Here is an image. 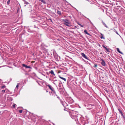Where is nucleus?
Returning a JSON list of instances; mask_svg holds the SVG:
<instances>
[{"label": "nucleus", "instance_id": "10", "mask_svg": "<svg viewBox=\"0 0 125 125\" xmlns=\"http://www.w3.org/2000/svg\"><path fill=\"white\" fill-rule=\"evenodd\" d=\"M9 91L7 89H6L5 90H2L1 92L3 93H8Z\"/></svg>", "mask_w": 125, "mask_h": 125}, {"label": "nucleus", "instance_id": "4", "mask_svg": "<svg viewBox=\"0 0 125 125\" xmlns=\"http://www.w3.org/2000/svg\"><path fill=\"white\" fill-rule=\"evenodd\" d=\"M101 64L102 65L104 66L106 65V63L105 62L104 60L103 59H102L101 60Z\"/></svg>", "mask_w": 125, "mask_h": 125}, {"label": "nucleus", "instance_id": "2", "mask_svg": "<svg viewBox=\"0 0 125 125\" xmlns=\"http://www.w3.org/2000/svg\"><path fill=\"white\" fill-rule=\"evenodd\" d=\"M52 81H53V83L55 85H57L58 84H60V81L57 80L56 78H54L53 79Z\"/></svg>", "mask_w": 125, "mask_h": 125}, {"label": "nucleus", "instance_id": "33", "mask_svg": "<svg viewBox=\"0 0 125 125\" xmlns=\"http://www.w3.org/2000/svg\"><path fill=\"white\" fill-rule=\"evenodd\" d=\"M99 46L100 47L101 46L99 44Z\"/></svg>", "mask_w": 125, "mask_h": 125}, {"label": "nucleus", "instance_id": "32", "mask_svg": "<svg viewBox=\"0 0 125 125\" xmlns=\"http://www.w3.org/2000/svg\"><path fill=\"white\" fill-rule=\"evenodd\" d=\"M22 0L24 2H25V0Z\"/></svg>", "mask_w": 125, "mask_h": 125}, {"label": "nucleus", "instance_id": "8", "mask_svg": "<svg viewBox=\"0 0 125 125\" xmlns=\"http://www.w3.org/2000/svg\"><path fill=\"white\" fill-rule=\"evenodd\" d=\"M61 103L64 107H65L68 105V104H67L65 102H61Z\"/></svg>", "mask_w": 125, "mask_h": 125}, {"label": "nucleus", "instance_id": "14", "mask_svg": "<svg viewBox=\"0 0 125 125\" xmlns=\"http://www.w3.org/2000/svg\"><path fill=\"white\" fill-rule=\"evenodd\" d=\"M102 23L106 27V28H108V27L106 25L105 23L103 22V21H102Z\"/></svg>", "mask_w": 125, "mask_h": 125}, {"label": "nucleus", "instance_id": "37", "mask_svg": "<svg viewBox=\"0 0 125 125\" xmlns=\"http://www.w3.org/2000/svg\"><path fill=\"white\" fill-rule=\"evenodd\" d=\"M46 92H48V91L47 90L46 91Z\"/></svg>", "mask_w": 125, "mask_h": 125}, {"label": "nucleus", "instance_id": "9", "mask_svg": "<svg viewBox=\"0 0 125 125\" xmlns=\"http://www.w3.org/2000/svg\"><path fill=\"white\" fill-rule=\"evenodd\" d=\"M93 105H92V104H90L89 105H88V108H87L89 110H90L91 109H92L93 108Z\"/></svg>", "mask_w": 125, "mask_h": 125}, {"label": "nucleus", "instance_id": "1", "mask_svg": "<svg viewBox=\"0 0 125 125\" xmlns=\"http://www.w3.org/2000/svg\"><path fill=\"white\" fill-rule=\"evenodd\" d=\"M62 21H63L64 22V24L65 25L69 27L71 26V25L70 24V22L68 20L66 19H63L62 20Z\"/></svg>", "mask_w": 125, "mask_h": 125}, {"label": "nucleus", "instance_id": "25", "mask_svg": "<svg viewBox=\"0 0 125 125\" xmlns=\"http://www.w3.org/2000/svg\"><path fill=\"white\" fill-rule=\"evenodd\" d=\"M22 110H20L19 111V112L20 113H22Z\"/></svg>", "mask_w": 125, "mask_h": 125}, {"label": "nucleus", "instance_id": "29", "mask_svg": "<svg viewBox=\"0 0 125 125\" xmlns=\"http://www.w3.org/2000/svg\"><path fill=\"white\" fill-rule=\"evenodd\" d=\"M115 32L118 35H119L120 36V35L118 33V32H117V31H115Z\"/></svg>", "mask_w": 125, "mask_h": 125}, {"label": "nucleus", "instance_id": "24", "mask_svg": "<svg viewBox=\"0 0 125 125\" xmlns=\"http://www.w3.org/2000/svg\"><path fill=\"white\" fill-rule=\"evenodd\" d=\"M10 0H8V1L7 2V4H9V3H10Z\"/></svg>", "mask_w": 125, "mask_h": 125}, {"label": "nucleus", "instance_id": "7", "mask_svg": "<svg viewBox=\"0 0 125 125\" xmlns=\"http://www.w3.org/2000/svg\"><path fill=\"white\" fill-rule=\"evenodd\" d=\"M103 48H104L105 50L106 51L108 52H110V51L109 50V49L107 48L106 47H105L103 45Z\"/></svg>", "mask_w": 125, "mask_h": 125}, {"label": "nucleus", "instance_id": "21", "mask_svg": "<svg viewBox=\"0 0 125 125\" xmlns=\"http://www.w3.org/2000/svg\"><path fill=\"white\" fill-rule=\"evenodd\" d=\"M16 105L15 104H13V108H15L16 106Z\"/></svg>", "mask_w": 125, "mask_h": 125}, {"label": "nucleus", "instance_id": "27", "mask_svg": "<svg viewBox=\"0 0 125 125\" xmlns=\"http://www.w3.org/2000/svg\"><path fill=\"white\" fill-rule=\"evenodd\" d=\"M79 25H80V26L82 27H83V25H82L81 24H78Z\"/></svg>", "mask_w": 125, "mask_h": 125}, {"label": "nucleus", "instance_id": "18", "mask_svg": "<svg viewBox=\"0 0 125 125\" xmlns=\"http://www.w3.org/2000/svg\"><path fill=\"white\" fill-rule=\"evenodd\" d=\"M101 34L102 35V36L100 37L102 39H105V38L104 37H103V34L102 33H101Z\"/></svg>", "mask_w": 125, "mask_h": 125}, {"label": "nucleus", "instance_id": "5", "mask_svg": "<svg viewBox=\"0 0 125 125\" xmlns=\"http://www.w3.org/2000/svg\"><path fill=\"white\" fill-rule=\"evenodd\" d=\"M22 65L23 67H25L26 68H31V67L30 66L26 65L24 64H22Z\"/></svg>", "mask_w": 125, "mask_h": 125}, {"label": "nucleus", "instance_id": "30", "mask_svg": "<svg viewBox=\"0 0 125 125\" xmlns=\"http://www.w3.org/2000/svg\"><path fill=\"white\" fill-rule=\"evenodd\" d=\"M57 98H58V99H60V97L59 96H57Z\"/></svg>", "mask_w": 125, "mask_h": 125}, {"label": "nucleus", "instance_id": "15", "mask_svg": "<svg viewBox=\"0 0 125 125\" xmlns=\"http://www.w3.org/2000/svg\"><path fill=\"white\" fill-rule=\"evenodd\" d=\"M59 77L61 79H62V80H64L65 81H66V79L65 78L63 77H61L60 76H59Z\"/></svg>", "mask_w": 125, "mask_h": 125}, {"label": "nucleus", "instance_id": "22", "mask_svg": "<svg viewBox=\"0 0 125 125\" xmlns=\"http://www.w3.org/2000/svg\"><path fill=\"white\" fill-rule=\"evenodd\" d=\"M6 87V86L5 85H2L1 86V88H5Z\"/></svg>", "mask_w": 125, "mask_h": 125}, {"label": "nucleus", "instance_id": "34", "mask_svg": "<svg viewBox=\"0 0 125 125\" xmlns=\"http://www.w3.org/2000/svg\"><path fill=\"white\" fill-rule=\"evenodd\" d=\"M65 0L67 3H68V2L65 0Z\"/></svg>", "mask_w": 125, "mask_h": 125}, {"label": "nucleus", "instance_id": "26", "mask_svg": "<svg viewBox=\"0 0 125 125\" xmlns=\"http://www.w3.org/2000/svg\"><path fill=\"white\" fill-rule=\"evenodd\" d=\"M19 83H18L17 84V85L16 86V87L17 88H18V86H19Z\"/></svg>", "mask_w": 125, "mask_h": 125}, {"label": "nucleus", "instance_id": "31", "mask_svg": "<svg viewBox=\"0 0 125 125\" xmlns=\"http://www.w3.org/2000/svg\"><path fill=\"white\" fill-rule=\"evenodd\" d=\"M97 65H95L94 66L95 67H96L97 66Z\"/></svg>", "mask_w": 125, "mask_h": 125}, {"label": "nucleus", "instance_id": "35", "mask_svg": "<svg viewBox=\"0 0 125 125\" xmlns=\"http://www.w3.org/2000/svg\"><path fill=\"white\" fill-rule=\"evenodd\" d=\"M118 7H120V6H118Z\"/></svg>", "mask_w": 125, "mask_h": 125}, {"label": "nucleus", "instance_id": "20", "mask_svg": "<svg viewBox=\"0 0 125 125\" xmlns=\"http://www.w3.org/2000/svg\"><path fill=\"white\" fill-rule=\"evenodd\" d=\"M24 4H26L27 5L28 4H29V3L27 2L26 1L24 2Z\"/></svg>", "mask_w": 125, "mask_h": 125}, {"label": "nucleus", "instance_id": "11", "mask_svg": "<svg viewBox=\"0 0 125 125\" xmlns=\"http://www.w3.org/2000/svg\"><path fill=\"white\" fill-rule=\"evenodd\" d=\"M116 50H117V52H118L119 53H121V54H123V53L122 52H121L120 51V50H119V48H116Z\"/></svg>", "mask_w": 125, "mask_h": 125}, {"label": "nucleus", "instance_id": "6", "mask_svg": "<svg viewBox=\"0 0 125 125\" xmlns=\"http://www.w3.org/2000/svg\"><path fill=\"white\" fill-rule=\"evenodd\" d=\"M81 55L83 57L86 59H88V58L87 56L85 55L84 53H82L81 54Z\"/></svg>", "mask_w": 125, "mask_h": 125}, {"label": "nucleus", "instance_id": "12", "mask_svg": "<svg viewBox=\"0 0 125 125\" xmlns=\"http://www.w3.org/2000/svg\"><path fill=\"white\" fill-rule=\"evenodd\" d=\"M49 73L53 75L54 76H55V75L53 70H51L49 72Z\"/></svg>", "mask_w": 125, "mask_h": 125}, {"label": "nucleus", "instance_id": "28", "mask_svg": "<svg viewBox=\"0 0 125 125\" xmlns=\"http://www.w3.org/2000/svg\"><path fill=\"white\" fill-rule=\"evenodd\" d=\"M49 93H50V95H52V92L51 93L50 92H49Z\"/></svg>", "mask_w": 125, "mask_h": 125}, {"label": "nucleus", "instance_id": "17", "mask_svg": "<svg viewBox=\"0 0 125 125\" xmlns=\"http://www.w3.org/2000/svg\"><path fill=\"white\" fill-rule=\"evenodd\" d=\"M57 13L59 15H61V12L60 11L58 10L57 11Z\"/></svg>", "mask_w": 125, "mask_h": 125}, {"label": "nucleus", "instance_id": "19", "mask_svg": "<svg viewBox=\"0 0 125 125\" xmlns=\"http://www.w3.org/2000/svg\"><path fill=\"white\" fill-rule=\"evenodd\" d=\"M118 110L120 113H122V111L120 109L118 108Z\"/></svg>", "mask_w": 125, "mask_h": 125}, {"label": "nucleus", "instance_id": "13", "mask_svg": "<svg viewBox=\"0 0 125 125\" xmlns=\"http://www.w3.org/2000/svg\"><path fill=\"white\" fill-rule=\"evenodd\" d=\"M84 32L85 33L88 35H90V34L89 33H88L87 32V31L86 30H85L84 31Z\"/></svg>", "mask_w": 125, "mask_h": 125}, {"label": "nucleus", "instance_id": "16", "mask_svg": "<svg viewBox=\"0 0 125 125\" xmlns=\"http://www.w3.org/2000/svg\"><path fill=\"white\" fill-rule=\"evenodd\" d=\"M121 114L123 118H125V116L123 115V112L122 113H121Z\"/></svg>", "mask_w": 125, "mask_h": 125}, {"label": "nucleus", "instance_id": "36", "mask_svg": "<svg viewBox=\"0 0 125 125\" xmlns=\"http://www.w3.org/2000/svg\"><path fill=\"white\" fill-rule=\"evenodd\" d=\"M71 6H72V5H71V4H69Z\"/></svg>", "mask_w": 125, "mask_h": 125}, {"label": "nucleus", "instance_id": "3", "mask_svg": "<svg viewBox=\"0 0 125 125\" xmlns=\"http://www.w3.org/2000/svg\"><path fill=\"white\" fill-rule=\"evenodd\" d=\"M47 86H48L49 88L52 91V93L54 94L56 96H57V95L56 94V92L54 90V89L52 87L51 85H47Z\"/></svg>", "mask_w": 125, "mask_h": 125}, {"label": "nucleus", "instance_id": "23", "mask_svg": "<svg viewBox=\"0 0 125 125\" xmlns=\"http://www.w3.org/2000/svg\"><path fill=\"white\" fill-rule=\"evenodd\" d=\"M67 101L68 102V103H69V104H71V103H72V100H71V101Z\"/></svg>", "mask_w": 125, "mask_h": 125}]
</instances>
